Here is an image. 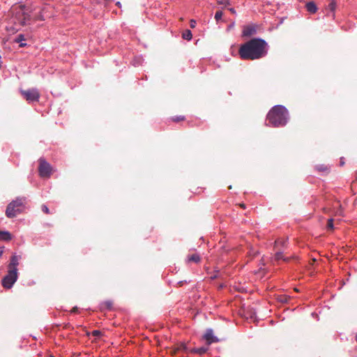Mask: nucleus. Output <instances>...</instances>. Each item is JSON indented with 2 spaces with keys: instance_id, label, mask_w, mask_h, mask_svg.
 <instances>
[{
  "instance_id": "nucleus-1",
  "label": "nucleus",
  "mask_w": 357,
  "mask_h": 357,
  "mask_svg": "<svg viewBox=\"0 0 357 357\" xmlns=\"http://www.w3.org/2000/svg\"><path fill=\"white\" fill-rule=\"evenodd\" d=\"M268 45L266 40L259 38H252L242 44L238 49L240 58L243 60H257L268 54Z\"/></svg>"
},
{
  "instance_id": "nucleus-2",
  "label": "nucleus",
  "mask_w": 357,
  "mask_h": 357,
  "mask_svg": "<svg viewBox=\"0 0 357 357\" xmlns=\"http://www.w3.org/2000/svg\"><path fill=\"white\" fill-rule=\"evenodd\" d=\"M288 111L282 105L274 106L268 113L266 120L268 125L273 127H281L287 124Z\"/></svg>"
},
{
  "instance_id": "nucleus-3",
  "label": "nucleus",
  "mask_w": 357,
  "mask_h": 357,
  "mask_svg": "<svg viewBox=\"0 0 357 357\" xmlns=\"http://www.w3.org/2000/svg\"><path fill=\"white\" fill-rule=\"evenodd\" d=\"M26 203V197H17L7 206L6 215L8 218L16 217L18 214L24 211Z\"/></svg>"
},
{
  "instance_id": "nucleus-4",
  "label": "nucleus",
  "mask_w": 357,
  "mask_h": 357,
  "mask_svg": "<svg viewBox=\"0 0 357 357\" xmlns=\"http://www.w3.org/2000/svg\"><path fill=\"white\" fill-rule=\"evenodd\" d=\"M17 279V272L15 269H8V273L1 281V284L5 289H10Z\"/></svg>"
},
{
  "instance_id": "nucleus-5",
  "label": "nucleus",
  "mask_w": 357,
  "mask_h": 357,
  "mask_svg": "<svg viewBox=\"0 0 357 357\" xmlns=\"http://www.w3.org/2000/svg\"><path fill=\"white\" fill-rule=\"evenodd\" d=\"M20 93L23 98L29 102L33 101H38L40 98V93L36 89L21 90Z\"/></svg>"
},
{
  "instance_id": "nucleus-6",
  "label": "nucleus",
  "mask_w": 357,
  "mask_h": 357,
  "mask_svg": "<svg viewBox=\"0 0 357 357\" xmlns=\"http://www.w3.org/2000/svg\"><path fill=\"white\" fill-rule=\"evenodd\" d=\"M38 172L41 177H50L52 174V167L45 159L40 158Z\"/></svg>"
},
{
  "instance_id": "nucleus-7",
  "label": "nucleus",
  "mask_w": 357,
  "mask_h": 357,
  "mask_svg": "<svg viewBox=\"0 0 357 357\" xmlns=\"http://www.w3.org/2000/svg\"><path fill=\"white\" fill-rule=\"evenodd\" d=\"M203 338L206 341L207 344H211L213 342H218L219 341L218 338L213 335V331L212 329L208 328L206 331Z\"/></svg>"
},
{
  "instance_id": "nucleus-8",
  "label": "nucleus",
  "mask_w": 357,
  "mask_h": 357,
  "mask_svg": "<svg viewBox=\"0 0 357 357\" xmlns=\"http://www.w3.org/2000/svg\"><path fill=\"white\" fill-rule=\"evenodd\" d=\"M257 33V27L255 25H248L243 27L242 36L243 37H250Z\"/></svg>"
},
{
  "instance_id": "nucleus-9",
  "label": "nucleus",
  "mask_w": 357,
  "mask_h": 357,
  "mask_svg": "<svg viewBox=\"0 0 357 357\" xmlns=\"http://www.w3.org/2000/svg\"><path fill=\"white\" fill-rule=\"evenodd\" d=\"M12 239V235L10 232L0 230V241H9Z\"/></svg>"
},
{
  "instance_id": "nucleus-10",
  "label": "nucleus",
  "mask_w": 357,
  "mask_h": 357,
  "mask_svg": "<svg viewBox=\"0 0 357 357\" xmlns=\"http://www.w3.org/2000/svg\"><path fill=\"white\" fill-rule=\"evenodd\" d=\"M335 8H336L335 1L334 0H331L328 6V8H326V10L328 11V15H329V13H331V16L333 17H334Z\"/></svg>"
},
{
  "instance_id": "nucleus-11",
  "label": "nucleus",
  "mask_w": 357,
  "mask_h": 357,
  "mask_svg": "<svg viewBox=\"0 0 357 357\" xmlns=\"http://www.w3.org/2000/svg\"><path fill=\"white\" fill-rule=\"evenodd\" d=\"M18 265V259L17 257L14 255L10 259V262L8 266V269H15L17 270V266Z\"/></svg>"
},
{
  "instance_id": "nucleus-12",
  "label": "nucleus",
  "mask_w": 357,
  "mask_h": 357,
  "mask_svg": "<svg viewBox=\"0 0 357 357\" xmlns=\"http://www.w3.org/2000/svg\"><path fill=\"white\" fill-rule=\"evenodd\" d=\"M305 6L307 10L310 13H315L317 10L316 4L312 1L307 3Z\"/></svg>"
},
{
  "instance_id": "nucleus-13",
  "label": "nucleus",
  "mask_w": 357,
  "mask_h": 357,
  "mask_svg": "<svg viewBox=\"0 0 357 357\" xmlns=\"http://www.w3.org/2000/svg\"><path fill=\"white\" fill-rule=\"evenodd\" d=\"M208 349V347H202L199 348H193L190 350V352L202 355V354H204L205 353H206Z\"/></svg>"
},
{
  "instance_id": "nucleus-14",
  "label": "nucleus",
  "mask_w": 357,
  "mask_h": 357,
  "mask_svg": "<svg viewBox=\"0 0 357 357\" xmlns=\"http://www.w3.org/2000/svg\"><path fill=\"white\" fill-rule=\"evenodd\" d=\"M274 259L275 261H279L280 259H282L284 261L288 262L290 260V258L289 257H284L283 256V252L282 251H278L275 254Z\"/></svg>"
},
{
  "instance_id": "nucleus-15",
  "label": "nucleus",
  "mask_w": 357,
  "mask_h": 357,
  "mask_svg": "<svg viewBox=\"0 0 357 357\" xmlns=\"http://www.w3.org/2000/svg\"><path fill=\"white\" fill-rule=\"evenodd\" d=\"M287 239L278 238L275 241V247L278 248V246H281V247L285 248L287 245Z\"/></svg>"
},
{
  "instance_id": "nucleus-16",
  "label": "nucleus",
  "mask_w": 357,
  "mask_h": 357,
  "mask_svg": "<svg viewBox=\"0 0 357 357\" xmlns=\"http://www.w3.org/2000/svg\"><path fill=\"white\" fill-rule=\"evenodd\" d=\"M316 169L317 171L324 174H328L329 172V167L325 165H317Z\"/></svg>"
},
{
  "instance_id": "nucleus-17",
  "label": "nucleus",
  "mask_w": 357,
  "mask_h": 357,
  "mask_svg": "<svg viewBox=\"0 0 357 357\" xmlns=\"http://www.w3.org/2000/svg\"><path fill=\"white\" fill-rule=\"evenodd\" d=\"M200 261V257L197 254H193L188 257V262L198 263Z\"/></svg>"
},
{
  "instance_id": "nucleus-18",
  "label": "nucleus",
  "mask_w": 357,
  "mask_h": 357,
  "mask_svg": "<svg viewBox=\"0 0 357 357\" xmlns=\"http://www.w3.org/2000/svg\"><path fill=\"white\" fill-rule=\"evenodd\" d=\"M182 37L185 40H190L192 39V32L190 30H188V29L185 30L183 33Z\"/></svg>"
},
{
  "instance_id": "nucleus-19",
  "label": "nucleus",
  "mask_w": 357,
  "mask_h": 357,
  "mask_svg": "<svg viewBox=\"0 0 357 357\" xmlns=\"http://www.w3.org/2000/svg\"><path fill=\"white\" fill-rule=\"evenodd\" d=\"M22 40H24V36L22 35V34H20L18 35L16 38L15 39V41L17 43H20V47H24L26 45L25 43H22Z\"/></svg>"
},
{
  "instance_id": "nucleus-20",
  "label": "nucleus",
  "mask_w": 357,
  "mask_h": 357,
  "mask_svg": "<svg viewBox=\"0 0 357 357\" xmlns=\"http://www.w3.org/2000/svg\"><path fill=\"white\" fill-rule=\"evenodd\" d=\"M178 350L187 351V347L184 343H181L176 349L174 350V354H175Z\"/></svg>"
},
{
  "instance_id": "nucleus-21",
  "label": "nucleus",
  "mask_w": 357,
  "mask_h": 357,
  "mask_svg": "<svg viewBox=\"0 0 357 357\" xmlns=\"http://www.w3.org/2000/svg\"><path fill=\"white\" fill-rule=\"evenodd\" d=\"M172 119L174 122H178V121H184L185 116H174L172 118Z\"/></svg>"
},
{
  "instance_id": "nucleus-22",
  "label": "nucleus",
  "mask_w": 357,
  "mask_h": 357,
  "mask_svg": "<svg viewBox=\"0 0 357 357\" xmlns=\"http://www.w3.org/2000/svg\"><path fill=\"white\" fill-rule=\"evenodd\" d=\"M218 3L219 5H222L224 6H227V5H230V2L229 0H218Z\"/></svg>"
},
{
  "instance_id": "nucleus-23",
  "label": "nucleus",
  "mask_w": 357,
  "mask_h": 357,
  "mask_svg": "<svg viewBox=\"0 0 357 357\" xmlns=\"http://www.w3.org/2000/svg\"><path fill=\"white\" fill-rule=\"evenodd\" d=\"M102 305L107 308V309H110L112 308V302L110 301H105L103 303H102Z\"/></svg>"
},
{
  "instance_id": "nucleus-24",
  "label": "nucleus",
  "mask_w": 357,
  "mask_h": 357,
  "mask_svg": "<svg viewBox=\"0 0 357 357\" xmlns=\"http://www.w3.org/2000/svg\"><path fill=\"white\" fill-rule=\"evenodd\" d=\"M222 14L223 13L221 10L216 11V13L215 14V19L216 20V21H218L219 20L221 19Z\"/></svg>"
},
{
  "instance_id": "nucleus-25",
  "label": "nucleus",
  "mask_w": 357,
  "mask_h": 357,
  "mask_svg": "<svg viewBox=\"0 0 357 357\" xmlns=\"http://www.w3.org/2000/svg\"><path fill=\"white\" fill-rule=\"evenodd\" d=\"M327 228L329 229H333V220L332 218L328 220Z\"/></svg>"
},
{
  "instance_id": "nucleus-26",
  "label": "nucleus",
  "mask_w": 357,
  "mask_h": 357,
  "mask_svg": "<svg viewBox=\"0 0 357 357\" xmlns=\"http://www.w3.org/2000/svg\"><path fill=\"white\" fill-rule=\"evenodd\" d=\"M41 210L43 211V213H46V214H49L50 213V210H49L48 207L46 205H44V204L42 205Z\"/></svg>"
},
{
  "instance_id": "nucleus-27",
  "label": "nucleus",
  "mask_w": 357,
  "mask_h": 357,
  "mask_svg": "<svg viewBox=\"0 0 357 357\" xmlns=\"http://www.w3.org/2000/svg\"><path fill=\"white\" fill-rule=\"evenodd\" d=\"M91 334L94 337H98L102 334V333L100 331L95 330L91 332Z\"/></svg>"
},
{
  "instance_id": "nucleus-28",
  "label": "nucleus",
  "mask_w": 357,
  "mask_h": 357,
  "mask_svg": "<svg viewBox=\"0 0 357 357\" xmlns=\"http://www.w3.org/2000/svg\"><path fill=\"white\" fill-rule=\"evenodd\" d=\"M196 21L194 20H191L190 22V26L192 28V29H194L196 26Z\"/></svg>"
},
{
  "instance_id": "nucleus-29",
  "label": "nucleus",
  "mask_w": 357,
  "mask_h": 357,
  "mask_svg": "<svg viewBox=\"0 0 357 357\" xmlns=\"http://www.w3.org/2000/svg\"><path fill=\"white\" fill-rule=\"evenodd\" d=\"M98 3H106L107 0H96Z\"/></svg>"
},
{
  "instance_id": "nucleus-30",
  "label": "nucleus",
  "mask_w": 357,
  "mask_h": 357,
  "mask_svg": "<svg viewBox=\"0 0 357 357\" xmlns=\"http://www.w3.org/2000/svg\"><path fill=\"white\" fill-rule=\"evenodd\" d=\"M229 10L231 13H233V14H235V13H236V11H235L234 8H229Z\"/></svg>"
},
{
  "instance_id": "nucleus-31",
  "label": "nucleus",
  "mask_w": 357,
  "mask_h": 357,
  "mask_svg": "<svg viewBox=\"0 0 357 357\" xmlns=\"http://www.w3.org/2000/svg\"><path fill=\"white\" fill-rule=\"evenodd\" d=\"M3 252V247H0V257H1Z\"/></svg>"
},
{
  "instance_id": "nucleus-32",
  "label": "nucleus",
  "mask_w": 357,
  "mask_h": 357,
  "mask_svg": "<svg viewBox=\"0 0 357 357\" xmlns=\"http://www.w3.org/2000/svg\"><path fill=\"white\" fill-rule=\"evenodd\" d=\"M185 282H186V281H179V282H178V286H180V287H181V286H182V285L183 284V283H185Z\"/></svg>"
},
{
  "instance_id": "nucleus-33",
  "label": "nucleus",
  "mask_w": 357,
  "mask_h": 357,
  "mask_svg": "<svg viewBox=\"0 0 357 357\" xmlns=\"http://www.w3.org/2000/svg\"><path fill=\"white\" fill-rule=\"evenodd\" d=\"M77 311V307H74L72 309V310H71V312H76Z\"/></svg>"
},
{
  "instance_id": "nucleus-34",
  "label": "nucleus",
  "mask_w": 357,
  "mask_h": 357,
  "mask_svg": "<svg viewBox=\"0 0 357 357\" xmlns=\"http://www.w3.org/2000/svg\"><path fill=\"white\" fill-rule=\"evenodd\" d=\"M239 206L242 208H245V204H240Z\"/></svg>"
},
{
  "instance_id": "nucleus-35",
  "label": "nucleus",
  "mask_w": 357,
  "mask_h": 357,
  "mask_svg": "<svg viewBox=\"0 0 357 357\" xmlns=\"http://www.w3.org/2000/svg\"><path fill=\"white\" fill-rule=\"evenodd\" d=\"M116 5L118 7H119V8H121V3H120L119 1H117V2L116 3Z\"/></svg>"
},
{
  "instance_id": "nucleus-36",
  "label": "nucleus",
  "mask_w": 357,
  "mask_h": 357,
  "mask_svg": "<svg viewBox=\"0 0 357 357\" xmlns=\"http://www.w3.org/2000/svg\"><path fill=\"white\" fill-rule=\"evenodd\" d=\"M47 357H54L52 354H50Z\"/></svg>"
}]
</instances>
